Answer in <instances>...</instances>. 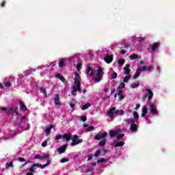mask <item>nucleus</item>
I'll return each instance as SVG.
<instances>
[{
  "label": "nucleus",
  "instance_id": "obj_45",
  "mask_svg": "<svg viewBox=\"0 0 175 175\" xmlns=\"http://www.w3.org/2000/svg\"><path fill=\"white\" fill-rule=\"evenodd\" d=\"M62 138L64 139V135H56L55 140H59L60 139H62Z\"/></svg>",
  "mask_w": 175,
  "mask_h": 175
},
{
  "label": "nucleus",
  "instance_id": "obj_64",
  "mask_svg": "<svg viewBox=\"0 0 175 175\" xmlns=\"http://www.w3.org/2000/svg\"><path fill=\"white\" fill-rule=\"evenodd\" d=\"M26 175H33V173L32 172H28L26 174Z\"/></svg>",
  "mask_w": 175,
  "mask_h": 175
},
{
  "label": "nucleus",
  "instance_id": "obj_15",
  "mask_svg": "<svg viewBox=\"0 0 175 175\" xmlns=\"http://www.w3.org/2000/svg\"><path fill=\"white\" fill-rule=\"evenodd\" d=\"M148 113V109L147 108V106H144L142 109V117H146Z\"/></svg>",
  "mask_w": 175,
  "mask_h": 175
},
{
  "label": "nucleus",
  "instance_id": "obj_16",
  "mask_svg": "<svg viewBox=\"0 0 175 175\" xmlns=\"http://www.w3.org/2000/svg\"><path fill=\"white\" fill-rule=\"evenodd\" d=\"M130 131H131V132H136L137 131V124L135 123L131 124Z\"/></svg>",
  "mask_w": 175,
  "mask_h": 175
},
{
  "label": "nucleus",
  "instance_id": "obj_43",
  "mask_svg": "<svg viewBox=\"0 0 175 175\" xmlns=\"http://www.w3.org/2000/svg\"><path fill=\"white\" fill-rule=\"evenodd\" d=\"M102 162H106V159H105V158H101V159H99L97 161V163H102Z\"/></svg>",
  "mask_w": 175,
  "mask_h": 175
},
{
  "label": "nucleus",
  "instance_id": "obj_46",
  "mask_svg": "<svg viewBox=\"0 0 175 175\" xmlns=\"http://www.w3.org/2000/svg\"><path fill=\"white\" fill-rule=\"evenodd\" d=\"M14 116H18V107H15L14 109Z\"/></svg>",
  "mask_w": 175,
  "mask_h": 175
},
{
  "label": "nucleus",
  "instance_id": "obj_3",
  "mask_svg": "<svg viewBox=\"0 0 175 175\" xmlns=\"http://www.w3.org/2000/svg\"><path fill=\"white\" fill-rule=\"evenodd\" d=\"M149 111L153 116H158L159 114L158 112V108L155 104H150Z\"/></svg>",
  "mask_w": 175,
  "mask_h": 175
},
{
  "label": "nucleus",
  "instance_id": "obj_12",
  "mask_svg": "<svg viewBox=\"0 0 175 175\" xmlns=\"http://www.w3.org/2000/svg\"><path fill=\"white\" fill-rule=\"evenodd\" d=\"M53 128H54V125L53 124L50 125L48 128H46V129L45 130V134L46 136H49V135L51 133V129H53Z\"/></svg>",
  "mask_w": 175,
  "mask_h": 175
},
{
  "label": "nucleus",
  "instance_id": "obj_53",
  "mask_svg": "<svg viewBox=\"0 0 175 175\" xmlns=\"http://www.w3.org/2000/svg\"><path fill=\"white\" fill-rule=\"evenodd\" d=\"M5 5H6V1H2V3L0 4V6H1V8H5Z\"/></svg>",
  "mask_w": 175,
  "mask_h": 175
},
{
  "label": "nucleus",
  "instance_id": "obj_27",
  "mask_svg": "<svg viewBox=\"0 0 175 175\" xmlns=\"http://www.w3.org/2000/svg\"><path fill=\"white\" fill-rule=\"evenodd\" d=\"M110 136L111 137H114V136H116V135H118V131H110Z\"/></svg>",
  "mask_w": 175,
  "mask_h": 175
},
{
  "label": "nucleus",
  "instance_id": "obj_8",
  "mask_svg": "<svg viewBox=\"0 0 175 175\" xmlns=\"http://www.w3.org/2000/svg\"><path fill=\"white\" fill-rule=\"evenodd\" d=\"M64 140H66V142H70V139H72V134L71 133H66L63 135Z\"/></svg>",
  "mask_w": 175,
  "mask_h": 175
},
{
  "label": "nucleus",
  "instance_id": "obj_18",
  "mask_svg": "<svg viewBox=\"0 0 175 175\" xmlns=\"http://www.w3.org/2000/svg\"><path fill=\"white\" fill-rule=\"evenodd\" d=\"M39 167V164L38 163H33V165L29 168V172H33L34 170H36V169Z\"/></svg>",
  "mask_w": 175,
  "mask_h": 175
},
{
  "label": "nucleus",
  "instance_id": "obj_33",
  "mask_svg": "<svg viewBox=\"0 0 175 175\" xmlns=\"http://www.w3.org/2000/svg\"><path fill=\"white\" fill-rule=\"evenodd\" d=\"M71 92L74 96H76L77 94V89L76 88V86L72 87V91Z\"/></svg>",
  "mask_w": 175,
  "mask_h": 175
},
{
  "label": "nucleus",
  "instance_id": "obj_24",
  "mask_svg": "<svg viewBox=\"0 0 175 175\" xmlns=\"http://www.w3.org/2000/svg\"><path fill=\"white\" fill-rule=\"evenodd\" d=\"M125 144V142H119L118 143H116L114 146L115 148H117V147H122L123 146H124Z\"/></svg>",
  "mask_w": 175,
  "mask_h": 175
},
{
  "label": "nucleus",
  "instance_id": "obj_41",
  "mask_svg": "<svg viewBox=\"0 0 175 175\" xmlns=\"http://www.w3.org/2000/svg\"><path fill=\"white\" fill-rule=\"evenodd\" d=\"M99 155H100V150H97L94 153V157H95L96 158H98V157H99Z\"/></svg>",
  "mask_w": 175,
  "mask_h": 175
},
{
  "label": "nucleus",
  "instance_id": "obj_47",
  "mask_svg": "<svg viewBox=\"0 0 175 175\" xmlns=\"http://www.w3.org/2000/svg\"><path fill=\"white\" fill-rule=\"evenodd\" d=\"M124 136H125L124 134H120V135H118L117 139L118 140H121V139H122V137H124Z\"/></svg>",
  "mask_w": 175,
  "mask_h": 175
},
{
  "label": "nucleus",
  "instance_id": "obj_61",
  "mask_svg": "<svg viewBox=\"0 0 175 175\" xmlns=\"http://www.w3.org/2000/svg\"><path fill=\"white\" fill-rule=\"evenodd\" d=\"M91 159H92V154L88 156V161H91Z\"/></svg>",
  "mask_w": 175,
  "mask_h": 175
},
{
  "label": "nucleus",
  "instance_id": "obj_54",
  "mask_svg": "<svg viewBox=\"0 0 175 175\" xmlns=\"http://www.w3.org/2000/svg\"><path fill=\"white\" fill-rule=\"evenodd\" d=\"M77 69L78 70H80V69H81V64L80 63H78V64H77Z\"/></svg>",
  "mask_w": 175,
  "mask_h": 175
},
{
  "label": "nucleus",
  "instance_id": "obj_10",
  "mask_svg": "<svg viewBox=\"0 0 175 175\" xmlns=\"http://www.w3.org/2000/svg\"><path fill=\"white\" fill-rule=\"evenodd\" d=\"M129 68H131V64H126V66L124 68V75H129L131 73V69Z\"/></svg>",
  "mask_w": 175,
  "mask_h": 175
},
{
  "label": "nucleus",
  "instance_id": "obj_37",
  "mask_svg": "<svg viewBox=\"0 0 175 175\" xmlns=\"http://www.w3.org/2000/svg\"><path fill=\"white\" fill-rule=\"evenodd\" d=\"M40 92L44 95V96H47V93L46 92V89L41 88Z\"/></svg>",
  "mask_w": 175,
  "mask_h": 175
},
{
  "label": "nucleus",
  "instance_id": "obj_11",
  "mask_svg": "<svg viewBox=\"0 0 175 175\" xmlns=\"http://www.w3.org/2000/svg\"><path fill=\"white\" fill-rule=\"evenodd\" d=\"M75 77L74 78L75 80V84H78V83L80 82V76L79 75V72H75Z\"/></svg>",
  "mask_w": 175,
  "mask_h": 175
},
{
  "label": "nucleus",
  "instance_id": "obj_62",
  "mask_svg": "<svg viewBox=\"0 0 175 175\" xmlns=\"http://www.w3.org/2000/svg\"><path fill=\"white\" fill-rule=\"evenodd\" d=\"M104 92H105V94H107V92H109V88L104 89Z\"/></svg>",
  "mask_w": 175,
  "mask_h": 175
},
{
  "label": "nucleus",
  "instance_id": "obj_1",
  "mask_svg": "<svg viewBox=\"0 0 175 175\" xmlns=\"http://www.w3.org/2000/svg\"><path fill=\"white\" fill-rule=\"evenodd\" d=\"M87 73L90 75V76H95L96 73V78L94 79V83H99L103 77V75H102L103 69H102L101 67H98L96 70H92V67L88 66Z\"/></svg>",
  "mask_w": 175,
  "mask_h": 175
},
{
  "label": "nucleus",
  "instance_id": "obj_5",
  "mask_svg": "<svg viewBox=\"0 0 175 175\" xmlns=\"http://www.w3.org/2000/svg\"><path fill=\"white\" fill-rule=\"evenodd\" d=\"M66 148H68V144H64V145H62L59 148H57V151L59 154H64V152L66 151Z\"/></svg>",
  "mask_w": 175,
  "mask_h": 175
},
{
  "label": "nucleus",
  "instance_id": "obj_20",
  "mask_svg": "<svg viewBox=\"0 0 175 175\" xmlns=\"http://www.w3.org/2000/svg\"><path fill=\"white\" fill-rule=\"evenodd\" d=\"M114 111L116 112V107H112L109 111H108V116L109 117H113L114 116Z\"/></svg>",
  "mask_w": 175,
  "mask_h": 175
},
{
  "label": "nucleus",
  "instance_id": "obj_30",
  "mask_svg": "<svg viewBox=\"0 0 175 175\" xmlns=\"http://www.w3.org/2000/svg\"><path fill=\"white\" fill-rule=\"evenodd\" d=\"M27 118V116H21V123H16L17 128H20L21 125V122H23V120H25Z\"/></svg>",
  "mask_w": 175,
  "mask_h": 175
},
{
  "label": "nucleus",
  "instance_id": "obj_36",
  "mask_svg": "<svg viewBox=\"0 0 175 175\" xmlns=\"http://www.w3.org/2000/svg\"><path fill=\"white\" fill-rule=\"evenodd\" d=\"M6 167L9 168V167H14L13 165V161H11L10 163H7L5 164Z\"/></svg>",
  "mask_w": 175,
  "mask_h": 175
},
{
  "label": "nucleus",
  "instance_id": "obj_34",
  "mask_svg": "<svg viewBox=\"0 0 175 175\" xmlns=\"http://www.w3.org/2000/svg\"><path fill=\"white\" fill-rule=\"evenodd\" d=\"M14 109L13 108H8L7 113L8 116H12L13 114Z\"/></svg>",
  "mask_w": 175,
  "mask_h": 175
},
{
  "label": "nucleus",
  "instance_id": "obj_35",
  "mask_svg": "<svg viewBox=\"0 0 175 175\" xmlns=\"http://www.w3.org/2000/svg\"><path fill=\"white\" fill-rule=\"evenodd\" d=\"M140 85V83L139 82H136L133 83L131 88H137V87H139Z\"/></svg>",
  "mask_w": 175,
  "mask_h": 175
},
{
  "label": "nucleus",
  "instance_id": "obj_29",
  "mask_svg": "<svg viewBox=\"0 0 175 175\" xmlns=\"http://www.w3.org/2000/svg\"><path fill=\"white\" fill-rule=\"evenodd\" d=\"M132 77L131 75H129V76H125L124 78H123V83H128V81H129V80H131V78Z\"/></svg>",
  "mask_w": 175,
  "mask_h": 175
},
{
  "label": "nucleus",
  "instance_id": "obj_14",
  "mask_svg": "<svg viewBox=\"0 0 175 175\" xmlns=\"http://www.w3.org/2000/svg\"><path fill=\"white\" fill-rule=\"evenodd\" d=\"M140 71L141 72H147L148 71H150L151 70V68L150 67H147L146 66H140L139 68Z\"/></svg>",
  "mask_w": 175,
  "mask_h": 175
},
{
  "label": "nucleus",
  "instance_id": "obj_31",
  "mask_svg": "<svg viewBox=\"0 0 175 175\" xmlns=\"http://www.w3.org/2000/svg\"><path fill=\"white\" fill-rule=\"evenodd\" d=\"M77 85V91H78L79 92H81V83H78L76 84Z\"/></svg>",
  "mask_w": 175,
  "mask_h": 175
},
{
  "label": "nucleus",
  "instance_id": "obj_60",
  "mask_svg": "<svg viewBox=\"0 0 175 175\" xmlns=\"http://www.w3.org/2000/svg\"><path fill=\"white\" fill-rule=\"evenodd\" d=\"M126 51H125V50L122 49V50L120 51V54H126Z\"/></svg>",
  "mask_w": 175,
  "mask_h": 175
},
{
  "label": "nucleus",
  "instance_id": "obj_63",
  "mask_svg": "<svg viewBox=\"0 0 175 175\" xmlns=\"http://www.w3.org/2000/svg\"><path fill=\"white\" fill-rule=\"evenodd\" d=\"M139 107H140V104H137L136 107H135V109L137 110V109H139Z\"/></svg>",
  "mask_w": 175,
  "mask_h": 175
},
{
  "label": "nucleus",
  "instance_id": "obj_42",
  "mask_svg": "<svg viewBox=\"0 0 175 175\" xmlns=\"http://www.w3.org/2000/svg\"><path fill=\"white\" fill-rule=\"evenodd\" d=\"M61 163H65V162H69V159L63 158L60 160Z\"/></svg>",
  "mask_w": 175,
  "mask_h": 175
},
{
  "label": "nucleus",
  "instance_id": "obj_48",
  "mask_svg": "<svg viewBox=\"0 0 175 175\" xmlns=\"http://www.w3.org/2000/svg\"><path fill=\"white\" fill-rule=\"evenodd\" d=\"M65 62L64 61H60L59 62V68H64V65Z\"/></svg>",
  "mask_w": 175,
  "mask_h": 175
},
{
  "label": "nucleus",
  "instance_id": "obj_40",
  "mask_svg": "<svg viewBox=\"0 0 175 175\" xmlns=\"http://www.w3.org/2000/svg\"><path fill=\"white\" fill-rule=\"evenodd\" d=\"M118 63L120 65H124V64H125V59H118Z\"/></svg>",
  "mask_w": 175,
  "mask_h": 175
},
{
  "label": "nucleus",
  "instance_id": "obj_57",
  "mask_svg": "<svg viewBox=\"0 0 175 175\" xmlns=\"http://www.w3.org/2000/svg\"><path fill=\"white\" fill-rule=\"evenodd\" d=\"M18 161H20L21 162H25V159L23 157H19Z\"/></svg>",
  "mask_w": 175,
  "mask_h": 175
},
{
  "label": "nucleus",
  "instance_id": "obj_28",
  "mask_svg": "<svg viewBox=\"0 0 175 175\" xmlns=\"http://www.w3.org/2000/svg\"><path fill=\"white\" fill-rule=\"evenodd\" d=\"M141 73L142 71L140 70V68H137L136 73L134 75V79H137Z\"/></svg>",
  "mask_w": 175,
  "mask_h": 175
},
{
  "label": "nucleus",
  "instance_id": "obj_58",
  "mask_svg": "<svg viewBox=\"0 0 175 175\" xmlns=\"http://www.w3.org/2000/svg\"><path fill=\"white\" fill-rule=\"evenodd\" d=\"M118 95H122V90H120V89L118 90Z\"/></svg>",
  "mask_w": 175,
  "mask_h": 175
},
{
  "label": "nucleus",
  "instance_id": "obj_17",
  "mask_svg": "<svg viewBox=\"0 0 175 175\" xmlns=\"http://www.w3.org/2000/svg\"><path fill=\"white\" fill-rule=\"evenodd\" d=\"M20 105H21V109L22 111H27L28 109L27 108V106H25V104L23 103V101H20Z\"/></svg>",
  "mask_w": 175,
  "mask_h": 175
},
{
  "label": "nucleus",
  "instance_id": "obj_22",
  "mask_svg": "<svg viewBox=\"0 0 175 175\" xmlns=\"http://www.w3.org/2000/svg\"><path fill=\"white\" fill-rule=\"evenodd\" d=\"M133 114L134 116L135 122H139V120H137L139 118V113L136 111H134Z\"/></svg>",
  "mask_w": 175,
  "mask_h": 175
},
{
  "label": "nucleus",
  "instance_id": "obj_4",
  "mask_svg": "<svg viewBox=\"0 0 175 175\" xmlns=\"http://www.w3.org/2000/svg\"><path fill=\"white\" fill-rule=\"evenodd\" d=\"M71 140H72V143L71 144V146H77V144L83 143V139H79L78 135H74L73 137L71 138Z\"/></svg>",
  "mask_w": 175,
  "mask_h": 175
},
{
  "label": "nucleus",
  "instance_id": "obj_55",
  "mask_svg": "<svg viewBox=\"0 0 175 175\" xmlns=\"http://www.w3.org/2000/svg\"><path fill=\"white\" fill-rule=\"evenodd\" d=\"M118 100H122L124 99V96L122 94L118 95Z\"/></svg>",
  "mask_w": 175,
  "mask_h": 175
},
{
  "label": "nucleus",
  "instance_id": "obj_44",
  "mask_svg": "<svg viewBox=\"0 0 175 175\" xmlns=\"http://www.w3.org/2000/svg\"><path fill=\"white\" fill-rule=\"evenodd\" d=\"M50 158V154H46L43 157H41V161H43V159H49Z\"/></svg>",
  "mask_w": 175,
  "mask_h": 175
},
{
  "label": "nucleus",
  "instance_id": "obj_26",
  "mask_svg": "<svg viewBox=\"0 0 175 175\" xmlns=\"http://www.w3.org/2000/svg\"><path fill=\"white\" fill-rule=\"evenodd\" d=\"M56 77H57V79H59L61 81H65V78L64 77V76H62V75L59 73L56 74Z\"/></svg>",
  "mask_w": 175,
  "mask_h": 175
},
{
  "label": "nucleus",
  "instance_id": "obj_6",
  "mask_svg": "<svg viewBox=\"0 0 175 175\" xmlns=\"http://www.w3.org/2000/svg\"><path fill=\"white\" fill-rule=\"evenodd\" d=\"M146 91L148 92V94L145 96V98H147L148 100H151L152 99V96H154V93H152V91L150 89H146Z\"/></svg>",
  "mask_w": 175,
  "mask_h": 175
},
{
  "label": "nucleus",
  "instance_id": "obj_50",
  "mask_svg": "<svg viewBox=\"0 0 175 175\" xmlns=\"http://www.w3.org/2000/svg\"><path fill=\"white\" fill-rule=\"evenodd\" d=\"M120 88H125V83H120L118 86V90H120Z\"/></svg>",
  "mask_w": 175,
  "mask_h": 175
},
{
  "label": "nucleus",
  "instance_id": "obj_39",
  "mask_svg": "<svg viewBox=\"0 0 175 175\" xmlns=\"http://www.w3.org/2000/svg\"><path fill=\"white\" fill-rule=\"evenodd\" d=\"M130 59H137V55L132 54L130 55Z\"/></svg>",
  "mask_w": 175,
  "mask_h": 175
},
{
  "label": "nucleus",
  "instance_id": "obj_2",
  "mask_svg": "<svg viewBox=\"0 0 175 175\" xmlns=\"http://www.w3.org/2000/svg\"><path fill=\"white\" fill-rule=\"evenodd\" d=\"M107 137V133L105 132V133H98L97 135H96L94 136V139L95 140H100L98 143V146L100 147H105V146H106V142H107V139H106L105 137Z\"/></svg>",
  "mask_w": 175,
  "mask_h": 175
},
{
  "label": "nucleus",
  "instance_id": "obj_49",
  "mask_svg": "<svg viewBox=\"0 0 175 175\" xmlns=\"http://www.w3.org/2000/svg\"><path fill=\"white\" fill-rule=\"evenodd\" d=\"M80 118L83 122H85V121H87V116H81Z\"/></svg>",
  "mask_w": 175,
  "mask_h": 175
},
{
  "label": "nucleus",
  "instance_id": "obj_25",
  "mask_svg": "<svg viewBox=\"0 0 175 175\" xmlns=\"http://www.w3.org/2000/svg\"><path fill=\"white\" fill-rule=\"evenodd\" d=\"M124 111L122 109H117L115 111V114H120V116H124Z\"/></svg>",
  "mask_w": 175,
  "mask_h": 175
},
{
  "label": "nucleus",
  "instance_id": "obj_21",
  "mask_svg": "<svg viewBox=\"0 0 175 175\" xmlns=\"http://www.w3.org/2000/svg\"><path fill=\"white\" fill-rule=\"evenodd\" d=\"M4 87H6L7 88H9V87H12V82L10 81H6L5 80L3 81Z\"/></svg>",
  "mask_w": 175,
  "mask_h": 175
},
{
  "label": "nucleus",
  "instance_id": "obj_19",
  "mask_svg": "<svg viewBox=\"0 0 175 175\" xmlns=\"http://www.w3.org/2000/svg\"><path fill=\"white\" fill-rule=\"evenodd\" d=\"M55 104L56 106H61V103L59 102V96L58 95L55 96Z\"/></svg>",
  "mask_w": 175,
  "mask_h": 175
},
{
  "label": "nucleus",
  "instance_id": "obj_56",
  "mask_svg": "<svg viewBox=\"0 0 175 175\" xmlns=\"http://www.w3.org/2000/svg\"><path fill=\"white\" fill-rule=\"evenodd\" d=\"M42 147H46V146H47V142L44 141L42 143Z\"/></svg>",
  "mask_w": 175,
  "mask_h": 175
},
{
  "label": "nucleus",
  "instance_id": "obj_9",
  "mask_svg": "<svg viewBox=\"0 0 175 175\" xmlns=\"http://www.w3.org/2000/svg\"><path fill=\"white\" fill-rule=\"evenodd\" d=\"M160 45H161L160 43L154 42L153 44V45L152 46V49H151L150 53H154V51H155L159 47Z\"/></svg>",
  "mask_w": 175,
  "mask_h": 175
},
{
  "label": "nucleus",
  "instance_id": "obj_32",
  "mask_svg": "<svg viewBox=\"0 0 175 175\" xmlns=\"http://www.w3.org/2000/svg\"><path fill=\"white\" fill-rule=\"evenodd\" d=\"M88 107H91V104L90 103H86L83 106H82V110H87Z\"/></svg>",
  "mask_w": 175,
  "mask_h": 175
},
{
  "label": "nucleus",
  "instance_id": "obj_38",
  "mask_svg": "<svg viewBox=\"0 0 175 175\" xmlns=\"http://www.w3.org/2000/svg\"><path fill=\"white\" fill-rule=\"evenodd\" d=\"M94 129H95V127L94 126H90L88 127L87 131L91 132L92 131H94Z\"/></svg>",
  "mask_w": 175,
  "mask_h": 175
},
{
  "label": "nucleus",
  "instance_id": "obj_7",
  "mask_svg": "<svg viewBox=\"0 0 175 175\" xmlns=\"http://www.w3.org/2000/svg\"><path fill=\"white\" fill-rule=\"evenodd\" d=\"M104 61H105L107 64H111V62H113V56L107 55L104 57Z\"/></svg>",
  "mask_w": 175,
  "mask_h": 175
},
{
  "label": "nucleus",
  "instance_id": "obj_59",
  "mask_svg": "<svg viewBox=\"0 0 175 175\" xmlns=\"http://www.w3.org/2000/svg\"><path fill=\"white\" fill-rule=\"evenodd\" d=\"M69 105L72 109H73V107H75V103H70Z\"/></svg>",
  "mask_w": 175,
  "mask_h": 175
},
{
  "label": "nucleus",
  "instance_id": "obj_23",
  "mask_svg": "<svg viewBox=\"0 0 175 175\" xmlns=\"http://www.w3.org/2000/svg\"><path fill=\"white\" fill-rule=\"evenodd\" d=\"M50 163H51V161H50V160H48L46 164H44V165L40 164L39 165V167H40V169H44V167H47V166H49Z\"/></svg>",
  "mask_w": 175,
  "mask_h": 175
},
{
  "label": "nucleus",
  "instance_id": "obj_51",
  "mask_svg": "<svg viewBox=\"0 0 175 175\" xmlns=\"http://www.w3.org/2000/svg\"><path fill=\"white\" fill-rule=\"evenodd\" d=\"M112 79H117V73L114 72L111 75Z\"/></svg>",
  "mask_w": 175,
  "mask_h": 175
},
{
  "label": "nucleus",
  "instance_id": "obj_13",
  "mask_svg": "<svg viewBox=\"0 0 175 175\" xmlns=\"http://www.w3.org/2000/svg\"><path fill=\"white\" fill-rule=\"evenodd\" d=\"M124 122H126L128 124H131V125H133V124L136 122V121L133 118H129V119H127V120L125 119L124 120Z\"/></svg>",
  "mask_w": 175,
  "mask_h": 175
},
{
  "label": "nucleus",
  "instance_id": "obj_52",
  "mask_svg": "<svg viewBox=\"0 0 175 175\" xmlns=\"http://www.w3.org/2000/svg\"><path fill=\"white\" fill-rule=\"evenodd\" d=\"M34 159H42V157L40 156V154H36L34 157Z\"/></svg>",
  "mask_w": 175,
  "mask_h": 175
}]
</instances>
